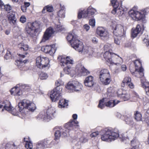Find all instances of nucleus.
<instances>
[{
	"label": "nucleus",
	"instance_id": "20",
	"mask_svg": "<svg viewBox=\"0 0 149 149\" xmlns=\"http://www.w3.org/2000/svg\"><path fill=\"white\" fill-rule=\"evenodd\" d=\"M54 32L53 29L50 27L46 29L44 32L42 38L41 42H44L48 40L51 37Z\"/></svg>",
	"mask_w": 149,
	"mask_h": 149
},
{
	"label": "nucleus",
	"instance_id": "14",
	"mask_svg": "<svg viewBox=\"0 0 149 149\" xmlns=\"http://www.w3.org/2000/svg\"><path fill=\"white\" fill-rule=\"evenodd\" d=\"M83 87L81 84L76 81H72L69 82L65 86L68 89L75 91H80Z\"/></svg>",
	"mask_w": 149,
	"mask_h": 149
},
{
	"label": "nucleus",
	"instance_id": "2",
	"mask_svg": "<svg viewBox=\"0 0 149 149\" xmlns=\"http://www.w3.org/2000/svg\"><path fill=\"white\" fill-rule=\"evenodd\" d=\"M101 139L102 141H110L117 138L119 134L117 130L105 129L101 131Z\"/></svg>",
	"mask_w": 149,
	"mask_h": 149
},
{
	"label": "nucleus",
	"instance_id": "42",
	"mask_svg": "<svg viewBox=\"0 0 149 149\" xmlns=\"http://www.w3.org/2000/svg\"><path fill=\"white\" fill-rule=\"evenodd\" d=\"M125 120L127 124H130L132 121L131 115H128L125 116Z\"/></svg>",
	"mask_w": 149,
	"mask_h": 149
},
{
	"label": "nucleus",
	"instance_id": "48",
	"mask_svg": "<svg viewBox=\"0 0 149 149\" xmlns=\"http://www.w3.org/2000/svg\"><path fill=\"white\" fill-rule=\"evenodd\" d=\"M43 145L41 141L39 142L36 145L37 149H43L45 147Z\"/></svg>",
	"mask_w": 149,
	"mask_h": 149
},
{
	"label": "nucleus",
	"instance_id": "1",
	"mask_svg": "<svg viewBox=\"0 0 149 149\" xmlns=\"http://www.w3.org/2000/svg\"><path fill=\"white\" fill-rule=\"evenodd\" d=\"M67 39L72 47L76 51L84 54L91 55L92 53L90 52L89 48L87 47H84L82 42L79 40L77 36L73 32L68 34Z\"/></svg>",
	"mask_w": 149,
	"mask_h": 149
},
{
	"label": "nucleus",
	"instance_id": "12",
	"mask_svg": "<svg viewBox=\"0 0 149 149\" xmlns=\"http://www.w3.org/2000/svg\"><path fill=\"white\" fill-rule=\"evenodd\" d=\"M111 3L113 8V9L111 11L112 14L114 15L117 14L119 16L123 14L124 9L121 7L122 3L119 6V3L117 1V0H112L111 1Z\"/></svg>",
	"mask_w": 149,
	"mask_h": 149
},
{
	"label": "nucleus",
	"instance_id": "17",
	"mask_svg": "<svg viewBox=\"0 0 149 149\" xmlns=\"http://www.w3.org/2000/svg\"><path fill=\"white\" fill-rule=\"evenodd\" d=\"M75 71L79 76H86L90 74V72L81 64H77L76 67Z\"/></svg>",
	"mask_w": 149,
	"mask_h": 149
},
{
	"label": "nucleus",
	"instance_id": "62",
	"mask_svg": "<svg viewBox=\"0 0 149 149\" xmlns=\"http://www.w3.org/2000/svg\"><path fill=\"white\" fill-rule=\"evenodd\" d=\"M115 42L117 45H119L120 43V41L117 38H115Z\"/></svg>",
	"mask_w": 149,
	"mask_h": 149
},
{
	"label": "nucleus",
	"instance_id": "21",
	"mask_svg": "<svg viewBox=\"0 0 149 149\" xmlns=\"http://www.w3.org/2000/svg\"><path fill=\"white\" fill-rule=\"evenodd\" d=\"M96 32L97 34L102 39H104L108 38L109 33L107 30L103 27H98L97 29Z\"/></svg>",
	"mask_w": 149,
	"mask_h": 149
},
{
	"label": "nucleus",
	"instance_id": "22",
	"mask_svg": "<svg viewBox=\"0 0 149 149\" xmlns=\"http://www.w3.org/2000/svg\"><path fill=\"white\" fill-rule=\"evenodd\" d=\"M55 46V45H52L43 46L41 48V50L45 53H48L52 55L55 53L56 51Z\"/></svg>",
	"mask_w": 149,
	"mask_h": 149
},
{
	"label": "nucleus",
	"instance_id": "5",
	"mask_svg": "<svg viewBox=\"0 0 149 149\" xmlns=\"http://www.w3.org/2000/svg\"><path fill=\"white\" fill-rule=\"evenodd\" d=\"M58 59L60 62V65L65 67L63 70L65 74H68L70 73L71 71V66L73 63V60L68 56L65 57L59 56L58 57Z\"/></svg>",
	"mask_w": 149,
	"mask_h": 149
},
{
	"label": "nucleus",
	"instance_id": "16",
	"mask_svg": "<svg viewBox=\"0 0 149 149\" xmlns=\"http://www.w3.org/2000/svg\"><path fill=\"white\" fill-rule=\"evenodd\" d=\"M73 120H71L70 121L65 125V127L68 130L74 129V128H79V125H78L79 122L76 120L77 117V115L76 114H74L72 115Z\"/></svg>",
	"mask_w": 149,
	"mask_h": 149
},
{
	"label": "nucleus",
	"instance_id": "31",
	"mask_svg": "<svg viewBox=\"0 0 149 149\" xmlns=\"http://www.w3.org/2000/svg\"><path fill=\"white\" fill-rule=\"evenodd\" d=\"M120 101L118 100H111L106 103L105 105L107 107H112L118 104Z\"/></svg>",
	"mask_w": 149,
	"mask_h": 149
},
{
	"label": "nucleus",
	"instance_id": "3",
	"mask_svg": "<svg viewBox=\"0 0 149 149\" xmlns=\"http://www.w3.org/2000/svg\"><path fill=\"white\" fill-rule=\"evenodd\" d=\"M106 61L110 64L114 63L116 65H120L123 63V59L118 55L109 51H106L103 55Z\"/></svg>",
	"mask_w": 149,
	"mask_h": 149
},
{
	"label": "nucleus",
	"instance_id": "61",
	"mask_svg": "<svg viewBox=\"0 0 149 149\" xmlns=\"http://www.w3.org/2000/svg\"><path fill=\"white\" fill-rule=\"evenodd\" d=\"M84 27L86 31H88L90 29L89 26L87 24H85L84 26Z\"/></svg>",
	"mask_w": 149,
	"mask_h": 149
},
{
	"label": "nucleus",
	"instance_id": "9",
	"mask_svg": "<svg viewBox=\"0 0 149 149\" xmlns=\"http://www.w3.org/2000/svg\"><path fill=\"white\" fill-rule=\"evenodd\" d=\"M96 12V10L90 6L87 9H84L82 11L79 10L78 12V17L79 19L82 17L90 18L91 16L94 15Z\"/></svg>",
	"mask_w": 149,
	"mask_h": 149
},
{
	"label": "nucleus",
	"instance_id": "26",
	"mask_svg": "<svg viewBox=\"0 0 149 149\" xmlns=\"http://www.w3.org/2000/svg\"><path fill=\"white\" fill-rule=\"evenodd\" d=\"M131 72L133 75L137 77L141 78L144 76L143 69L142 68H140L139 69H135L134 72Z\"/></svg>",
	"mask_w": 149,
	"mask_h": 149
},
{
	"label": "nucleus",
	"instance_id": "4",
	"mask_svg": "<svg viewBox=\"0 0 149 149\" xmlns=\"http://www.w3.org/2000/svg\"><path fill=\"white\" fill-rule=\"evenodd\" d=\"M100 81L104 85L109 84L111 81V77L109 71L107 69H103L98 72Z\"/></svg>",
	"mask_w": 149,
	"mask_h": 149
},
{
	"label": "nucleus",
	"instance_id": "58",
	"mask_svg": "<svg viewBox=\"0 0 149 149\" xmlns=\"http://www.w3.org/2000/svg\"><path fill=\"white\" fill-rule=\"evenodd\" d=\"M15 12L11 11L10 12V13L8 15V17H10L11 18L15 17Z\"/></svg>",
	"mask_w": 149,
	"mask_h": 149
},
{
	"label": "nucleus",
	"instance_id": "32",
	"mask_svg": "<svg viewBox=\"0 0 149 149\" xmlns=\"http://www.w3.org/2000/svg\"><path fill=\"white\" fill-rule=\"evenodd\" d=\"M59 100V101L58 106L59 108H64L68 105V102L66 100L61 98Z\"/></svg>",
	"mask_w": 149,
	"mask_h": 149
},
{
	"label": "nucleus",
	"instance_id": "11",
	"mask_svg": "<svg viewBox=\"0 0 149 149\" xmlns=\"http://www.w3.org/2000/svg\"><path fill=\"white\" fill-rule=\"evenodd\" d=\"M49 61L47 57H38L36 59V63L37 66L41 69L47 68L49 66Z\"/></svg>",
	"mask_w": 149,
	"mask_h": 149
},
{
	"label": "nucleus",
	"instance_id": "52",
	"mask_svg": "<svg viewBox=\"0 0 149 149\" xmlns=\"http://www.w3.org/2000/svg\"><path fill=\"white\" fill-rule=\"evenodd\" d=\"M118 137H119L123 141L127 139L129 140V138H128L127 137L125 136L124 134H122L120 135H119Z\"/></svg>",
	"mask_w": 149,
	"mask_h": 149
},
{
	"label": "nucleus",
	"instance_id": "54",
	"mask_svg": "<svg viewBox=\"0 0 149 149\" xmlns=\"http://www.w3.org/2000/svg\"><path fill=\"white\" fill-rule=\"evenodd\" d=\"M131 79L130 78V80L127 81V85L130 88H134V84L131 82Z\"/></svg>",
	"mask_w": 149,
	"mask_h": 149
},
{
	"label": "nucleus",
	"instance_id": "29",
	"mask_svg": "<svg viewBox=\"0 0 149 149\" xmlns=\"http://www.w3.org/2000/svg\"><path fill=\"white\" fill-rule=\"evenodd\" d=\"M142 86L144 88L147 95L149 96V82L141 80Z\"/></svg>",
	"mask_w": 149,
	"mask_h": 149
},
{
	"label": "nucleus",
	"instance_id": "60",
	"mask_svg": "<svg viewBox=\"0 0 149 149\" xmlns=\"http://www.w3.org/2000/svg\"><path fill=\"white\" fill-rule=\"evenodd\" d=\"M42 142V143L44 144V146H45L47 145L49 143V141L46 140H45L44 141H41Z\"/></svg>",
	"mask_w": 149,
	"mask_h": 149
},
{
	"label": "nucleus",
	"instance_id": "33",
	"mask_svg": "<svg viewBox=\"0 0 149 149\" xmlns=\"http://www.w3.org/2000/svg\"><path fill=\"white\" fill-rule=\"evenodd\" d=\"M0 7L2 9H4L6 11H9L11 10L12 8L11 6L9 4L4 5L3 1L0 0Z\"/></svg>",
	"mask_w": 149,
	"mask_h": 149
},
{
	"label": "nucleus",
	"instance_id": "40",
	"mask_svg": "<svg viewBox=\"0 0 149 149\" xmlns=\"http://www.w3.org/2000/svg\"><path fill=\"white\" fill-rule=\"evenodd\" d=\"M135 119L137 121H139L142 119V115L141 113L139 112L136 111L134 114Z\"/></svg>",
	"mask_w": 149,
	"mask_h": 149
},
{
	"label": "nucleus",
	"instance_id": "28",
	"mask_svg": "<svg viewBox=\"0 0 149 149\" xmlns=\"http://www.w3.org/2000/svg\"><path fill=\"white\" fill-rule=\"evenodd\" d=\"M140 143L139 141L136 138H133L131 141V145L132 147V149H139Z\"/></svg>",
	"mask_w": 149,
	"mask_h": 149
},
{
	"label": "nucleus",
	"instance_id": "35",
	"mask_svg": "<svg viewBox=\"0 0 149 149\" xmlns=\"http://www.w3.org/2000/svg\"><path fill=\"white\" fill-rule=\"evenodd\" d=\"M17 146L13 143H8L6 147V149H17Z\"/></svg>",
	"mask_w": 149,
	"mask_h": 149
},
{
	"label": "nucleus",
	"instance_id": "49",
	"mask_svg": "<svg viewBox=\"0 0 149 149\" xmlns=\"http://www.w3.org/2000/svg\"><path fill=\"white\" fill-rule=\"evenodd\" d=\"M56 30L58 31H61L63 30V27L60 25L58 24L55 26Z\"/></svg>",
	"mask_w": 149,
	"mask_h": 149
},
{
	"label": "nucleus",
	"instance_id": "24",
	"mask_svg": "<svg viewBox=\"0 0 149 149\" xmlns=\"http://www.w3.org/2000/svg\"><path fill=\"white\" fill-rule=\"evenodd\" d=\"M93 77L91 76H89L86 78L84 81L85 86L88 87H91L94 84Z\"/></svg>",
	"mask_w": 149,
	"mask_h": 149
},
{
	"label": "nucleus",
	"instance_id": "53",
	"mask_svg": "<svg viewBox=\"0 0 149 149\" xmlns=\"http://www.w3.org/2000/svg\"><path fill=\"white\" fill-rule=\"evenodd\" d=\"M56 87H62L61 85L63 84V82L61 80H57L56 81L55 83Z\"/></svg>",
	"mask_w": 149,
	"mask_h": 149
},
{
	"label": "nucleus",
	"instance_id": "43",
	"mask_svg": "<svg viewBox=\"0 0 149 149\" xmlns=\"http://www.w3.org/2000/svg\"><path fill=\"white\" fill-rule=\"evenodd\" d=\"M129 80H130V77L127 76L125 77L121 84L122 86L124 87L125 86L126 84V85H127V81H129Z\"/></svg>",
	"mask_w": 149,
	"mask_h": 149
},
{
	"label": "nucleus",
	"instance_id": "50",
	"mask_svg": "<svg viewBox=\"0 0 149 149\" xmlns=\"http://www.w3.org/2000/svg\"><path fill=\"white\" fill-rule=\"evenodd\" d=\"M80 141L82 143H85L88 141L87 137L82 136L79 139Z\"/></svg>",
	"mask_w": 149,
	"mask_h": 149
},
{
	"label": "nucleus",
	"instance_id": "56",
	"mask_svg": "<svg viewBox=\"0 0 149 149\" xmlns=\"http://www.w3.org/2000/svg\"><path fill=\"white\" fill-rule=\"evenodd\" d=\"M92 41L93 43L96 44L98 43V40L97 38L95 37H93L92 38Z\"/></svg>",
	"mask_w": 149,
	"mask_h": 149
},
{
	"label": "nucleus",
	"instance_id": "39",
	"mask_svg": "<svg viewBox=\"0 0 149 149\" xmlns=\"http://www.w3.org/2000/svg\"><path fill=\"white\" fill-rule=\"evenodd\" d=\"M114 92V88L112 87H110L107 89V93L108 96L110 97L113 95Z\"/></svg>",
	"mask_w": 149,
	"mask_h": 149
},
{
	"label": "nucleus",
	"instance_id": "25",
	"mask_svg": "<svg viewBox=\"0 0 149 149\" xmlns=\"http://www.w3.org/2000/svg\"><path fill=\"white\" fill-rule=\"evenodd\" d=\"M143 28L141 27V25L139 24H137L135 29H132L131 36L133 38H135L140 32L143 31Z\"/></svg>",
	"mask_w": 149,
	"mask_h": 149
},
{
	"label": "nucleus",
	"instance_id": "34",
	"mask_svg": "<svg viewBox=\"0 0 149 149\" xmlns=\"http://www.w3.org/2000/svg\"><path fill=\"white\" fill-rule=\"evenodd\" d=\"M25 138H24V141L25 142V145L26 148L27 149H32L33 147L32 142L28 141L25 140Z\"/></svg>",
	"mask_w": 149,
	"mask_h": 149
},
{
	"label": "nucleus",
	"instance_id": "47",
	"mask_svg": "<svg viewBox=\"0 0 149 149\" xmlns=\"http://www.w3.org/2000/svg\"><path fill=\"white\" fill-rule=\"evenodd\" d=\"M11 55L10 52L9 51H7L6 54L4 56V58L6 60H8L11 59Z\"/></svg>",
	"mask_w": 149,
	"mask_h": 149
},
{
	"label": "nucleus",
	"instance_id": "27",
	"mask_svg": "<svg viewBox=\"0 0 149 149\" xmlns=\"http://www.w3.org/2000/svg\"><path fill=\"white\" fill-rule=\"evenodd\" d=\"M18 47L19 50L21 52L27 51L29 48V47L28 45L23 42L18 44Z\"/></svg>",
	"mask_w": 149,
	"mask_h": 149
},
{
	"label": "nucleus",
	"instance_id": "19",
	"mask_svg": "<svg viewBox=\"0 0 149 149\" xmlns=\"http://www.w3.org/2000/svg\"><path fill=\"white\" fill-rule=\"evenodd\" d=\"M125 33L123 26L120 24L116 25L113 31L114 35L117 37H121Z\"/></svg>",
	"mask_w": 149,
	"mask_h": 149
},
{
	"label": "nucleus",
	"instance_id": "37",
	"mask_svg": "<svg viewBox=\"0 0 149 149\" xmlns=\"http://www.w3.org/2000/svg\"><path fill=\"white\" fill-rule=\"evenodd\" d=\"M53 10V8L52 6H49V5L45 6L42 10V13H46L45 10L47 12H52Z\"/></svg>",
	"mask_w": 149,
	"mask_h": 149
},
{
	"label": "nucleus",
	"instance_id": "10",
	"mask_svg": "<svg viewBox=\"0 0 149 149\" xmlns=\"http://www.w3.org/2000/svg\"><path fill=\"white\" fill-rule=\"evenodd\" d=\"M55 111V109L52 107H51L47 110L46 113H40L38 115V117L39 118L42 119L44 120L48 121L52 118Z\"/></svg>",
	"mask_w": 149,
	"mask_h": 149
},
{
	"label": "nucleus",
	"instance_id": "45",
	"mask_svg": "<svg viewBox=\"0 0 149 149\" xmlns=\"http://www.w3.org/2000/svg\"><path fill=\"white\" fill-rule=\"evenodd\" d=\"M8 20L10 23H12L15 25H16L17 19L15 17L13 18L8 17Z\"/></svg>",
	"mask_w": 149,
	"mask_h": 149
},
{
	"label": "nucleus",
	"instance_id": "59",
	"mask_svg": "<svg viewBox=\"0 0 149 149\" xmlns=\"http://www.w3.org/2000/svg\"><path fill=\"white\" fill-rule=\"evenodd\" d=\"M98 134L99 133L97 131L93 132L91 134V136L92 137H95L97 136Z\"/></svg>",
	"mask_w": 149,
	"mask_h": 149
},
{
	"label": "nucleus",
	"instance_id": "63",
	"mask_svg": "<svg viewBox=\"0 0 149 149\" xmlns=\"http://www.w3.org/2000/svg\"><path fill=\"white\" fill-rule=\"evenodd\" d=\"M21 8L22 10L23 11V12H26V7L24 5H23L21 6Z\"/></svg>",
	"mask_w": 149,
	"mask_h": 149
},
{
	"label": "nucleus",
	"instance_id": "44",
	"mask_svg": "<svg viewBox=\"0 0 149 149\" xmlns=\"http://www.w3.org/2000/svg\"><path fill=\"white\" fill-rule=\"evenodd\" d=\"M104 99L103 98L102 100H100L98 105V107L102 109L104 108L105 106L104 103Z\"/></svg>",
	"mask_w": 149,
	"mask_h": 149
},
{
	"label": "nucleus",
	"instance_id": "7",
	"mask_svg": "<svg viewBox=\"0 0 149 149\" xmlns=\"http://www.w3.org/2000/svg\"><path fill=\"white\" fill-rule=\"evenodd\" d=\"M19 111L20 112L23 111L24 109H28L31 111H33L36 109L35 104L30 101L24 100L18 104Z\"/></svg>",
	"mask_w": 149,
	"mask_h": 149
},
{
	"label": "nucleus",
	"instance_id": "64",
	"mask_svg": "<svg viewBox=\"0 0 149 149\" xmlns=\"http://www.w3.org/2000/svg\"><path fill=\"white\" fill-rule=\"evenodd\" d=\"M127 67L125 65H122L121 67V69L123 71H125L126 70Z\"/></svg>",
	"mask_w": 149,
	"mask_h": 149
},
{
	"label": "nucleus",
	"instance_id": "23",
	"mask_svg": "<svg viewBox=\"0 0 149 149\" xmlns=\"http://www.w3.org/2000/svg\"><path fill=\"white\" fill-rule=\"evenodd\" d=\"M2 104H0V111L1 112H2L4 109L7 111H10L13 108L11 105L10 102L8 101H6V102Z\"/></svg>",
	"mask_w": 149,
	"mask_h": 149
},
{
	"label": "nucleus",
	"instance_id": "38",
	"mask_svg": "<svg viewBox=\"0 0 149 149\" xmlns=\"http://www.w3.org/2000/svg\"><path fill=\"white\" fill-rule=\"evenodd\" d=\"M143 42L144 43H146V45L149 49V40L147 34H145L143 36Z\"/></svg>",
	"mask_w": 149,
	"mask_h": 149
},
{
	"label": "nucleus",
	"instance_id": "15",
	"mask_svg": "<svg viewBox=\"0 0 149 149\" xmlns=\"http://www.w3.org/2000/svg\"><path fill=\"white\" fill-rule=\"evenodd\" d=\"M64 129H62L61 127H56L54 129V130L55 131L54 135L55 136V139H58L61 135V133H62L63 135L65 136L67 135L68 133V128H67L65 127Z\"/></svg>",
	"mask_w": 149,
	"mask_h": 149
},
{
	"label": "nucleus",
	"instance_id": "51",
	"mask_svg": "<svg viewBox=\"0 0 149 149\" xmlns=\"http://www.w3.org/2000/svg\"><path fill=\"white\" fill-rule=\"evenodd\" d=\"M89 24L92 27H94L95 26V19H90L89 21Z\"/></svg>",
	"mask_w": 149,
	"mask_h": 149
},
{
	"label": "nucleus",
	"instance_id": "8",
	"mask_svg": "<svg viewBox=\"0 0 149 149\" xmlns=\"http://www.w3.org/2000/svg\"><path fill=\"white\" fill-rule=\"evenodd\" d=\"M30 88L29 86L26 84H18L15 87L13 88L10 91L12 95H20L22 94V91H28Z\"/></svg>",
	"mask_w": 149,
	"mask_h": 149
},
{
	"label": "nucleus",
	"instance_id": "6",
	"mask_svg": "<svg viewBox=\"0 0 149 149\" xmlns=\"http://www.w3.org/2000/svg\"><path fill=\"white\" fill-rule=\"evenodd\" d=\"M40 28V24L36 22L28 23L25 27L26 33L30 36L33 37Z\"/></svg>",
	"mask_w": 149,
	"mask_h": 149
},
{
	"label": "nucleus",
	"instance_id": "30",
	"mask_svg": "<svg viewBox=\"0 0 149 149\" xmlns=\"http://www.w3.org/2000/svg\"><path fill=\"white\" fill-rule=\"evenodd\" d=\"M118 95L119 97L122 98L124 101L128 100L130 97V94L125 91L123 92L121 94L118 92Z\"/></svg>",
	"mask_w": 149,
	"mask_h": 149
},
{
	"label": "nucleus",
	"instance_id": "55",
	"mask_svg": "<svg viewBox=\"0 0 149 149\" xmlns=\"http://www.w3.org/2000/svg\"><path fill=\"white\" fill-rule=\"evenodd\" d=\"M26 61L27 60H25L22 61L21 60H19V65L18 66V67H19L20 66L24 65L25 63L26 62Z\"/></svg>",
	"mask_w": 149,
	"mask_h": 149
},
{
	"label": "nucleus",
	"instance_id": "46",
	"mask_svg": "<svg viewBox=\"0 0 149 149\" xmlns=\"http://www.w3.org/2000/svg\"><path fill=\"white\" fill-rule=\"evenodd\" d=\"M39 77L41 79L44 80L48 78V76L46 73L42 72L40 74Z\"/></svg>",
	"mask_w": 149,
	"mask_h": 149
},
{
	"label": "nucleus",
	"instance_id": "13",
	"mask_svg": "<svg viewBox=\"0 0 149 149\" xmlns=\"http://www.w3.org/2000/svg\"><path fill=\"white\" fill-rule=\"evenodd\" d=\"M62 87H56L51 92L50 98L53 102H56L61 98Z\"/></svg>",
	"mask_w": 149,
	"mask_h": 149
},
{
	"label": "nucleus",
	"instance_id": "57",
	"mask_svg": "<svg viewBox=\"0 0 149 149\" xmlns=\"http://www.w3.org/2000/svg\"><path fill=\"white\" fill-rule=\"evenodd\" d=\"M20 21L22 23H25L26 21V18L24 16H22L20 19Z\"/></svg>",
	"mask_w": 149,
	"mask_h": 149
},
{
	"label": "nucleus",
	"instance_id": "36",
	"mask_svg": "<svg viewBox=\"0 0 149 149\" xmlns=\"http://www.w3.org/2000/svg\"><path fill=\"white\" fill-rule=\"evenodd\" d=\"M61 9L58 12V16L59 18V20L61 18H64L65 17V10H64V8L63 7L61 8Z\"/></svg>",
	"mask_w": 149,
	"mask_h": 149
},
{
	"label": "nucleus",
	"instance_id": "18",
	"mask_svg": "<svg viewBox=\"0 0 149 149\" xmlns=\"http://www.w3.org/2000/svg\"><path fill=\"white\" fill-rule=\"evenodd\" d=\"M129 14L134 20L137 21L142 19L143 17V15L141 13L134 10H130Z\"/></svg>",
	"mask_w": 149,
	"mask_h": 149
},
{
	"label": "nucleus",
	"instance_id": "41",
	"mask_svg": "<svg viewBox=\"0 0 149 149\" xmlns=\"http://www.w3.org/2000/svg\"><path fill=\"white\" fill-rule=\"evenodd\" d=\"M134 63L135 65V69H139L140 68H142L141 67V62L139 60H135L134 62Z\"/></svg>",
	"mask_w": 149,
	"mask_h": 149
}]
</instances>
